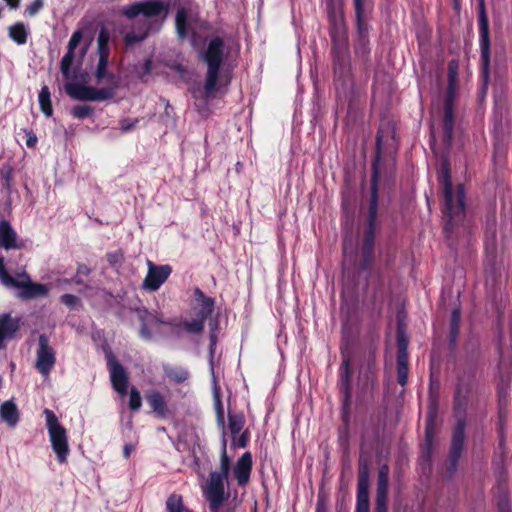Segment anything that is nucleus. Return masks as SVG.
<instances>
[{
  "label": "nucleus",
  "mask_w": 512,
  "mask_h": 512,
  "mask_svg": "<svg viewBox=\"0 0 512 512\" xmlns=\"http://www.w3.org/2000/svg\"><path fill=\"white\" fill-rule=\"evenodd\" d=\"M179 0H142L134 2L121 11L127 19L136 21L131 30L124 34L123 40L127 47H132L148 38L151 33L160 31L167 18L171 5Z\"/></svg>",
  "instance_id": "nucleus-1"
},
{
  "label": "nucleus",
  "mask_w": 512,
  "mask_h": 512,
  "mask_svg": "<svg viewBox=\"0 0 512 512\" xmlns=\"http://www.w3.org/2000/svg\"><path fill=\"white\" fill-rule=\"evenodd\" d=\"M477 374L464 370L457 371L453 396V409L459 415L452 432L451 444L448 452L446 474L452 478L458 470L459 459L465 446V414L470 403Z\"/></svg>",
  "instance_id": "nucleus-2"
},
{
  "label": "nucleus",
  "mask_w": 512,
  "mask_h": 512,
  "mask_svg": "<svg viewBox=\"0 0 512 512\" xmlns=\"http://www.w3.org/2000/svg\"><path fill=\"white\" fill-rule=\"evenodd\" d=\"M326 9L332 42L334 77L344 88L351 83L350 54L347 25L343 7L336 0H327Z\"/></svg>",
  "instance_id": "nucleus-3"
},
{
  "label": "nucleus",
  "mask_w": 512,
  "mask_h": 512,
  "mask_svg": "<svg viewBox=\"0 0 512 512\" xmlns=\"http://www.w3.org/2000/svg\"><path fill=\"white\" fill-rule=\"evenodd\" d=\"M382 131L376 134L375 157L372 162L371 174V194L367 214V227L362 240V260L360 267L362 270H369L374 261V244L376 236V227L378 219V183L380 178L379 165L382 153Z\"/></svg>",
  "instance_id": "nucleus-4"
},
{
  "label": "nucleus",
  "mask_w": 512,
  "mask_h": 512,
  "mask_svg": "<svg viewBox=\"0 0 512 512\" xmlns=\"http://www.w3.org/2000/svg\"><path fill=\"white\" fill-rule=\"evenodd\" d=\"M437 176L444 196V232L449 237L465 218V190L463 184H458L456 193H454L450 161L447 155L442 159Z\"/></svg>",
  "instance_id": "nucleus-5"
},
{
  "label": "nucleus",
  "mask_w": 512,
  "mask_h": 512,
  "mask_svg": "<svg viewBox=\"0 0 512 512\" xmlns=\"http://www.w3.org/2000/svg\"><path fill=\"white\" fill-rule=\"evenodd\" d=\"M224 40L219 37H213L201 54L202 60L207 64V73L204 84L206 98H210L216 89L219 78L220 68L224 61Z\"/></svg>",
  "instance_id": "nucleus-6"
},
{
  "label": "nucleus",
  "mask_w": 512,
  "mask_h": 512,
  "mask_svg": "<svg viewBox=\"0 0 512 512\" xmlns=\"http://www.w3.org/2000/svg\"><path fill=\"white\" fill-rule=\"evenodd\" d=\"M104 80H107L111 86L98 89L82 83L68 82L65 84L64 89L67 95L74 100L105 101L115 96V92L119 87V79L115 74L107 72Z\"/></svg>",
  "instance_id": "nucleus-7"
},
{
  "label": "nucleus",
  "mask_w": 512,
  "mask_h": 512,
  "mask_svg": "<svg viewBox=\"0 0 512 512\" xmlns=\"http://www.w3.org/2000/svg\"><path fill=\"white\" fill-rule=\"evenodd\" d=\"M0 282L6 287L20 288L18 296L24 300L45 296L48 293L45 285L31 282L29 275L25 272L19 273L17 279L12 277L6 270L2 255H0Z\"/></svg>",
  "instance_id": "nucleus-8"
},
{
  "label": "nucleus",
  "mask_w": 512,
  "mask_h": 512,
  "mask_svg": "<svg viewBox=\"0 0 512 512\" xmlns=\"http://www.w3.org/2000/svg\"><path fill=\"white\" fill-rule=\"evenodd\" d=\"M478 22L481 50V76L483 80V92L485 93L490 77V33L484 0H479Z\"/></svg>",
  "instance_id": "nucleus-9"
},
{
  "label": "nucleus",
  "mask_w": 512,
  "mask_h": 512,
  "mask_svg": "<svg viewBox=\"0 0 512 512\" xmlns=\"http://www.w3.org/2000/svg\"><path fill=\"white\" fill-rule=\"evenodd\" d=\"M44 414L46 416V426L52 449L56 453L57 460L60 463H65L69 454L66 429L59 423L57 416L52 410L45 409Z\"/></svg>",
  "instance_id": "nucleus-10"
},
{
  "label": "nucleus",
  "mask_w": 512,
  "mask_h": 512,
  "mask_svg": "<svg viewBox=\"0 0 512 512\" xmlns=\"http://www.w3.org/2000/svg\"><path fill=\"white\" fill-rule=\"evenodd\" d=\"M353 3L357 28V38L354 42V51L356 57L365 65H368L370 62L369 26L364 21V3L363 0H353Z\"/></svg>",
  "instance_id": "nucleus-11"
},
{
  "label": "nucleus",
  "mask_w": 512,
  "mask_h": 512,
  "mask_svg": "<svg viewBox=\"0 0 512 512\" xmlns=\"http://www.w3.org/2000/svg\"><path fill=\"white\" fill-rule=\"evenodd\" d=\"M397 344V381L401 386H405L408 381L409 356L408 345L409 337L403 324L399 323L396 329Z\"/></svg>",
  "instance_id": "nucleus-12"
},
{
  "label": "nucleus",
  "mask_w": 512,
  "mask_h": 512,
  "mask_svg": "<svg viewBox=\"0 0 512 512\" xmlns=\"http://www.w3.org/2000/svg\"><path fill=\"white\" fill-rule=\"evenodd\" d=\"M134 312L136 313L141 323L139 335L144 340L150 341L153 339V333L149 329V326L166 325L179 328L176 319L165 320L163 316L157 311H149L145 307H139L135 308Z\"/></svg>",
  "instance_id": "nucleus-13"
},
{
  "label": "nucleus",
  "mask_w": 512,
  "mask_h": 512,
  "mask_svg": "<svg viewBox=\"0 0 512 512\" xmlns=\"http://www.w3.org/2000/svg\"><path fill=\"white\" fill-rule=\"evenodd\" d=\"M449 88L444 102V115L442 120L443 142L449 150L454 138V111H453V71L452 63L449 65Z\"/></svg>",
  "instance_id": "nucleus-14"
},
{
  "label": "nucleus",
  "mask_w": 512,
  "mask_h": 512,
  "mask_svg": "<svg viewBox=\"0 0 512 512\" xmlns=\"http://www.w3.org/2000/svg\"><path fill=\"white\" fill-rule=\"evenodd\" d=\"M107 367L110 373V380L113 389L120 395L125 396L128 391L129 376L124 366L117 360L112 351L106 352Z\"/></svg>",
  "instance_id": "nucleus-15"
},
{
  "label": "nucleus",
  "mask_w": 512,
  "mask_h": 512,
  "mask_svg": "<svg viewBox=\"0 0 512 512\" xmlns=\"http://www.w3.org/2000/svg\"><path fill=\"white\" fill-rule=\"evenodd\" d=\"M55 360V351L49 345L48 337L45 334H40L38 338L36 368L42 375L46 376L54 366Z\"/></svg>",
  "instance_id": "nucleus-16"
},
{
  "label": "nucleus",
  "mask_w": 512,
  "mask_h": 512,
  "mask_svg": "<svg viewBox=\"0 0 512 512\" xmlns=\"http://www.w3.org/2000/svg\"><path fill=\"white\" fill-rule=\"evenodd\" d=\"M463 353V364L458 369L478 373L482 358L479 340L469 338L463 346Z\"/></svg>",
  "instance_id": "nucleus-17"
},
{
  "label": "nucleus",
  "mask_w": 512,
  "mask_h": 512,
  "mask_svg": "<svg viewBox=\"0 0 512 512\" xmlns=\"http://www.w3.org/2000/svg\"><path fill=\"white\" fill-rule=\"evenodd\" d=\"M148 272L143 281V288L148 291H156L168 279L172 272L169 265H155L152 261H148Z\"/></svg>",
  "instance_id": "nucleus-18"
},
{
  "label": "nucleus",
  "mask_w": 512,
  "mask_h": 512,
  "mask_svg": "<svg viewBox=\"0 0 512 512\" xmlns=\"http://www.w3.org/2000/svg\"><path fill=\"white\" fill-rule=\"evenodd\" d=\"M389 467L384 464L379 468L375 499V512H387Z\"/></svg>",
  "instance_id": "nucleus-19"
},
{
  "label": "nucleus",
  "mask_w": 512,
  "mask_h": 512,
  "mask_svg": "<svg viewBox=\"0 0 512 512\" xmlns=\"http://www.w3.org/2000/svg\"><path fill=\"white\" fill-rule=\"evenodd\" d=\"M227 479L228 475L222 474V472L212 471L210 473L207 488L204 493L207 501L229 498V492L225 491V481H227Z\"/></svg>",
  "instance_id": "nucleus-20"
},
{
  "label": "nucleus",
  "mask_w": 512,
  "mask_h": 512,
  "mask_svg": "<svg viewBox=\"0 0 512 512\" xmlns=\"http://www.w3.org/2000/svg\"><path fill=\"white\" fill-rule=\"evenodd\" d=\"M357 504H370L369 502V462L362 455L358 463Z\"/></svg>",
  "instance_id": "nucleus-21"
},
{
  "label": "nucleus",
  "mask_w": 512,
  "mask_h": 512,
  "mask_svg": "<svg viewBox=\"0 0 512 512\" xmlns=\"http://www.w3.org/2000/svg\"><path fill=\"white\" fill-rule=\"evenodd\" d=\"M0 247L5 250H21L25 247V242L18 238L10 222L5 219L0 221Z\"/></svg>",
  "instance_id": "nucleus-22"
},
{
  "label": "nucleus",
  "mask_w": 512,
  "mask_h": 512,
  "mask_svg": "<svg viewBox=\"0 0 512 512\" xmlns=\"http://www.w3.org/2000/svg\"><path fill=\"white\" fill-rule=\"evenodd\" d=\"M342 363L340 365L339 369V375H340V383H339V389L342 393L343 397H346V402L349 401V399L352 398V387H351V380H352V366H351V359L350 356L345 353L342 350Z\"/></svg>",
  "instance_id": "nucleus-23"
},
{
  "label": "nucleus",
  "mask_w": 512,
  "mask_h": 512,
  "mask_svg": "<svg viewBox=\"0 0 512 512\" xmlns=\"http://www.w3.org/2000/svg\"><path fill=\"white\" fill-rule=\"evenodd\" d=\"M252 470V455L250 452H245L236 462L234 467V476L238 485L244 486L250 479Z\"/></svg>",
  "instance_id": "nucleus-24"
},
{
  "label": "nucleus",
  "mask_w": 512,
  "mask_h": 512,
  "mask_svg": "<svg viewBox=\"0 0 512 512\" xmlns=\"http://www.w3.org/2000/svg\"><path fill=\"white\" fill-rule=\"evenodd\" d=\"M19 320L12 318L9 314L0 316V347L4 340L13 339L19 330Z\"/></svg>",
  "instance_id": "nucleus-25"
},
{
  "label": "nucleus",
  "mask_w": 512,
  "mask_h": 512,
  "mask_svg": "<svg viewBox=\"0 0 512 512\" xmlns=\"http://www.w3.org/2000/svg\"><path fill=\"white\" fill-rule=\"evenodd\" d=\"M146 399L153 412L161 418L167 415V405L163 395L157 391L152 390L146 395Z\"/></svg>",
  "instance_id": "nucleus-26"
},
{
  "label": "nucleus",
  "mask_w": 512,
  "mask_h": 512,
  "mask_svg": "<svg viewBox=\"0 0 512 512\" xmlns=\"http://www.w3.org/2000/svg\"><path fill=\"white\" fill-rule=\"evenodd\" d=\"M194 295L196 301L201 302V309L197 312V317L205 321L212 314L215 301L213 298L206 296L199 288L195 289Z\"/></svg>",
  "instance_id": "nucleus-27"
},
{
  "label": "nucleus",
  "mask_w": 512,
  "mask_h": 512,
  "mask_svg": "<svg viewBox=\"0 0 512 512\" xmlns=\"http://www.w3.org/2000/svg\"><path fill=\"white\" fill-rule=\"evenodd\" d=\"M361 369L365 370L366 385L370 384L373 388L377 381V365L374 349L368 352L365 363Z\"/></svg>",
  "instance_id": "nucleus-28"
},
{
  "label": "nucleus",
  "mask_w": 512,
  "mask_h": 512,
  "mask_svg": "<svg viewBox=\"0 0 512 512\" xmlns=\"http://www.w3.org/2000/svg\"><path fill=\"white\" fill-rule=\"evenodd\" d=\"M0 416L9 426L14 427L19 421V411L12 400L5 401L0 406Z\"/></svg>",
  "instance_id": "nucleus-29"
},
{
  "label": "nucleus",
  "mask_w": 512,
  "mask_h": 512,
  "mask_svg": "<svg viewBox=\"0 0 512 512\" xmlns=\"http://www.w3.org/2000/svg\"><path fill=\"white\" fill-rule=\"evenodd\" d=\"M165 376L176 384L184 383L189 378V372L182 367H173L169 364H163Z\"/></svg>",
  "instance_id": "nucleus-30"
},
{
  "label": "nucleus",
  "mask_w": 512,
  "mask_h": 512,
  "mask_svg": "<svg viewBox=\"0 0 512 512\" xmlns=\"http://www.w3.org/2000/svg\"><path fill=\"white\" fill-rule=\"evenodd\" d=\"M175 27L178 38L184 40L188 36V13L185 8L177 10Z\"/></svg>",
  "instance_id": "nucleus-31"
},
{
  "label": "nucleus",
  "mask_w": 512,
  "mask_h": 512,
  "mask_svg": "<svg viewBox=\"0 0 512 512\" xmlns=\"http://www.w3.org/2000/svg\"><path fill=\"white\" fill-rule=\"evenodd\" d=\"M9 37L19 45L27 42L28 31L24 23L17 22L8 28Z\"/></svg>",
  "instance_id": "nucleus-32"
},
{
  "label": "nucleus",
  "mask_w": 512,
  "mask_h": 512,
  "mask_svg": "<svg viewBox=\"0 0 512 512\" xmlns=\"http://www.w3.org/2000/svg\"><path fill=\"white\" fill-rule=\"evenodd\" d=\"M39 105L41 111L46 117H51L53 115V108L51 103V94L48 86H43L39 92L38 96Z\"/></svg>",
  "instance_id": "nucleus-33"
},
{
  "label": "nucleus",
  "mask_w": 512,
  "mask_h": 512,
  "mask_svg": "<svg viewBox=\"0 0 512 512\" xmlns=\"http://www.w3.org/2000/svg\"><path fill=\"white\" fill-rule=\"evenodd\" d=\"M245 418L242 413L228 412V428L233 438H235L243 429Z\"/></svg>",
  "instance_id": "nucleus-34"
},
{
  "label": "nucleus",
  "mask_w": 512,
  "mask_h": 512,
  "mask_svg": "<svg viewBox=\"0 0 512 512\" xmlns=\"http://www.w3.org/2000/svg\"><path fill=\"white\" fill-rule=\"evenodd\" d=\"M110 33L106 27L102 26L97 37V53L110 55L109 48Z\"/></svg>",
  "instance_id": "nucleus-35"
},
{
  "label": "nucleus",
  "mask_w": 512,
  "mask_h": 512,
  "mask_svg": "<svg viewBox=\"0 0 512 512\" xmlns=\"http://www.w3.org/2000/svg\"><path fill=\"white\" fill-rule=\"evenodd\" d=\"M98 64L95 71V77L97 80V83L100 84L104 81L105 76L107 75L108 71V63H109V55L107 54H98Z\"/></svg>",
  "instance_id": "nucleus-36"
},
{
  "label": "nucleus",
  "mask_w": 512,
  "mask_h": 512,
  "mask_svg": "<svg viewBox=\"0 0 512 512\" xmlns=\"http://www.w3.org/2000/svg\"><path fill=\"white\" fill-rule=\"evenodd\" d=\"M221 442H222V447H221V456H220V466L217 471L222 472V474L229 475L231 460H230V457L228 456L227 450H226L227 441H226L225 435H222Z\"/></svg>",
  "instance_id": "nucleus-37"
},
{
  "label": "nucleus",
  "mask_w": 512,
  "mask_h": 512,
  "mask_svg": "<svg viewBox=\"0 0 512 512\" xmlns=\"http://www.w3.org/2000/svg\"><path fill=\"white\" fill-rule=\"evenodd\" d=\"M432 448L433 444L423 443L421 447V455L419 458L420 465L423 469L431 470V462H432Z\"/></svg>",
  "instance_id": "nucleus-38"
},
{
  "label": "nucleus",
  "mask_w": 512,
  "mask_h": 512,
  "mask_svg": "<svg viewBox=\"0 0 512 512\" xmlns=\"http://www.w3.org/2000/svg\"><path fill=\"white\" fill-rule=\"evenodd\" d=\"M94 112H95L94 107L87 105V104L77 105V106L72 107V109H71V115L77 119H84V118L91 117L94 115Z\"/></svg>",
  "instance_id": "nucleus-39"
},
{
  "label": "nucleus",
  "mask_w": 512,
  "mask_h": 512,
  "mask_svg": "<svg viewBox=\"0 0 512 512\" xmlns=\"http://www.w3.org/2000/svg\"><path fill=\"white\" fill-rule=\"evenodd\" d=\"M75 57V52L67 49L66 54L62 57L60 62V70L65 78H70V68Z\"/></svg>",
  "instance_id": "nucleus-40"
},
{
  "label": "nucleus",
  "mask_w": 512,
  "mask_h": 512,
  "mask_svg": "<svg viewBox=\"0 0 512 512\" xmlns=\"http://www.w3.org/2000/svg\"><path fill=\"white\" fill-rule=\"evenodd\" d=\"M166 508L168 512H183L182 496L171 494L166 501Z\"/></svg>",
  "instance_id": "nucleus-41"
},
{
  "label": "nucleus",
  "mask_w": 512,
  "mask_h": 512,
  "mask_svg": "<svg viewBox=\"0 0 512 512\" xmlns=\"http://www.w3.org/2000/svg\"><path fill=\"white\" fill-rule=\"evenodd\" d=\"M205 321L197 317L192 321H184L183 327L188 333L200 334L203 332Z\"/></svg>",
  "instance_id": "nucleus-42"
},
{
  "label": "nucleus",
  "mask_w": 512,
  "mask_h": 512,
  "mask_svg": "<svg viewBox=\"0 0 512 512\" xmlns=\"http://www.w3.org/2000/svg\"><path fill=\"white\" fill-rule=\"evenodd\" d=\"M215 408H216V421H217V425L219 427H221L223 435L226 436L223 405H222L221 399H220L218 394L215 395Z\"/></svg>",
  "instance_id": "nucleus-43"
},
{
  "label": "nucleus",
  "mask_w": 512,
  "mask_h": 512,
  "mask_svg": "<svg viewBox=\"0 0 512 512\" xmlns=\"http://www.w3.org/2000/svg\"><path fill=\"white\" fill-rule=\"evenodd\" d=\"M226 500L227 499H216L208 501L210 512H236L235 507L229 505L224 506Z\"/></svg>",
  "instance_id": "nucleus-44"
},
{
  "label": "nucleus",
  "mask_w": 512,
  "mask_h": 512,
  "mask_svg": "<svg viewBox=\"0 0 512 512\" xmlns=\"http://www.w3.org/2000/svg\"><path fill=\"white\" fill-rule=\"evenodd\" d=\"M142 405V399L140 392L136 387H132L130 389V395H129V408L131 411H138L141 408Z\"/></svg>",
  "instance_id": "nucleus-45"
},
{
  "label": "nucleus",
  "mask_w": 512,
  "mask_h": 512,
  "mask_svg": "<svg viewBox=\"0 0 512 512\" xmlns=\"http://www.w3.org/2000/svg\"><path fill=\"white\" fill-rule=\"evenodd\" d=\"M0 177L2 181V187L7 191H10L12 186V168L9 165L3 166L0 169Z\"/></svg>",
  "instance_id": "nucleus-46"
},
{
  "label": "nucleus",
  "mask_w": 512,
  "mask_h": 512,
  "mask_svg": "<svg viewBox=\"0 0 512 512\" xmlns=\"http://www.w3.org/2000/svg\"><path fill=\"white\" fill-rule=\"evenodd\" d=\"M434 440V421L432 417H429V419L426 422L425 426V440L424 443L433 444Z\"/></svg>",
  "instance_id": "nucleus-47"
},
{
  "label": "nucleus",
  "mask_w": 512,
  "mask_h": 512,
  "mask_svg": "<svg viewBox=\"0 0 512 512\" xmlns=\"http://www.w3.org/2000/svg\"><path fill=\"white\" fill-rule=\"evenodd\" d=\"M82 37H83V32L81 30H76L72 34V36L68 42L67 49L70 51H75L76 47L79 45L80 41L82 40Z\"/></svg>",
  "instance_id": "nucleus-48"
},
{
  "label": "nucleus",
  "mask_w": 512,
  "mask_h": 512,
  "mask_svg": "<svg viewBox=\"0 0 512 512\" xmlns=\"http://www.w3.org/2000/svg\"><path fill=\"white\" fill-rule=\"evenodd\" d=\"M459 330H460V327H451L450 326L449 336H448L450 351H454L456 349L457 339L459 336Z\"/></svg>",
  "instance_id": "nucleus-49"
},
{
  "label": "nucleus",
  "mask_w": 512,
  "mask_h": 512,
  "mask_svg": "<svg viewBox=\"0 0 512 512\" xmlns=\"http://www.w3.org/2000/svg\"><path fill=\"white\" fill-rule=\"evenodd\" d=\"M108 262L112 266H120L124 260V254L121 251H116L114 253H109L107 255Z\"/></svg>",
  "instance_id": "nucleus-50"
},
{
  "label": "nucleus",
  "mask_w": 512,
  "mask_h": 512,
  "mask_svg": "<svg viewBox=\"0 0 512 512\" xmlns=\"http://www.w3.org/2000/svg\"><path fill=\"white\" fill-rule=\"evenodd\" d=\"M138 123V119H130V118H124L120 120V129L122 132H128L131 131L136 124Z\"/></svg>",
  "instance_id": "nucleus-51"
},
{
  "label": "nucleus",
  "mask_w": 512,
  "mask_h": 512,
  "mask_svg": "<svg viewBox=\"0 0 512 512\" xmlns=\"http://www.w3.org/2000/svg\"><path fill=\"white\" fill-rule=\"evenodd\" d=\"M60 299L61 303L65 304L68 307H74L76 304L80 302V299L73 294H63Z\"/></svg>",
  "instance_id": "nucleus-52"
},
{
  "label": "nucleus",
  "mask_w": 512,
  "mask_h": 512,
  "mask_svg": "<svg viewBox=\"0 0 512 512\" xmlns=\"http://www.w3.org/2000/svg\"><path fill=\"white\" fill-rule=\"evenodd\" d=\"M44 5L43 0H34L27 8L26 12L28 15L33 16L38 13Z\"/></svg>",
  "instance_id": "nucleus-53"
},
{
  "label": "nucleus",
  "mask_w": 512,
  "mask_h": 512,
  "mask_svg": "<svg viewBox=\"0 0 512 512\" xmlns=\"http://www.w3.org/2000/svg\"><path fill=\"white\" fill-rule=\"evenodd\" d=\"M350 406H351V399H349V401L346 402V397H343V399H342V420L346 426L348 425V422H349Z\"/></svg>",
  "instance_id": "nucleus-54"
},
{
  "label": "nucleus",
  "mask_w": 512,
  "mask_h": 512,
  "mask_svg": "<svg viewBox=\"0 0 512 512\" xmlns=\"http://www.w3.org/2000/svg\"><path fill=\"white\" fill-rule=\"evenodd\" d=\"M218 326H219V321L217 318H214V319H211V321L209 322V327H210V342H211V345H215L216 343V340H217V337H216V331L218 329Z\"/></svg>",
  "instance_id": "nucleus-55"
},
{
  "label": "nucleus",
  "mask_w": 512,
  "mask_h": 512,
  "mask_svg": "<svg viewBox=\"0 0 512 512\" xmlns=\"http://www.w3.org/2000/svg\"><path fill=\"white\" fill-rule=\"evenodd\" d=\"M248 444V431H244L238 438L233 439V445L239 448H245Z\"/></svg>",
  "instance_id": "nucleus-56"
},
{
  "label": "nucleus",
  "mask_w": 512,
  "mask_h": 512,
  "mask_svg": "<svg viewBox=\"0 0 512 512\" xmlns=\"http://www.w3.org/2000/svg\"><path fill=\"white\" fill-rule=\"evenodd\" d=\"M461 322V310L460 308H454L451 313L450 326L460 327Z\"/></svg>",
  "instance_id": "nucleus-57"
},
{
  "label": "nucleus",
  "mask_w": 512,
  "mask_h": 512,
  "mask_svg": "<svg viewBox=\"0 0 512 512\" xmlns=\"http://www.w3.org/2000/svg\"><path fill=\"white\" fill-rule=\"evenodd\" d=\"M440 388V382L437 376L434 375L433 371L430 373V385L429 390L430 393H438Z\"/></svg>",
  "instance_id": "nucleus-58"
},
{
  "label": "nucleus",
  "mask_w": 512,
  "mask_h": 512,
  "mask_svg": "<svg viewBox=\"0 0 512 512\" xmlns=\"http://www.w3.org/2000/svg\"><path fill=\"white\" fill-rule=\"evenodd\" d=\"M152 69V60L146 59L143 66H142V73L140 74L141 81L145 82V76L149 75Z\"/></svg>",
  "instance_id": "nucleus-59"
},
{
  "label": "nucleus",
  "mask_w": 512,
  "mask_h": 512,
  "mask_svg": "<svg viewBox=\"0 0 512 512\" xmlns=\"http://www.w3.org/2000/svg\"><path fill=\"white\" fill-rule=\"evenodd\" d=\"M26 136H27L26 145L29 148L34 147L37 143V136L35 135V133H33L31 130L26 131Z\"/></svg>",
  "instance_id": "nucleus-60"
},
{
  "label": "nucleus",
  "mask_w": 512,
  "mask_h": 512,
  "mask_svg": "<svg viewBox=\"0 0 512 512\" xmlns=\"http://www.w3.org/2000/svg\"><path fill=\"white\" fill-rule=\"evenodd\" d=\"M91 270L88 266L85 264H79L77 268V276H88L90 274Z\"/></svg>",
  "instance_id": "nucleus-61"
},
{
  "label": "nucleus",
  "mask_w": 512,
  "mask_h": 512,
  "mask_svg": "<svg viewBox=\"0 0 512 512\" xmlns=\"http://www.w3.org/2000/svg\"><path fill=\"white\" fill-rule=\"evenodd\" d=\"M177 324L179 325L178 326L179 328H176L175 326H170V327L172 329V334H174L177 337H180L181 334H182V328H184L183 327V322H180V321L177 320Z\"/></svg>",
  "instance_id": "nucleus-62"
},
{
  "label": "nucleus",
  "mask_w": 512,
  "mask_h": 512,
  "mask_svg": "<svg viewBox=\"0 0 512 512\" xmlns=\"http://www.w3.org/2000/svg\"><path fill=\"white\" fill-rule=\"evenodd\" d=\"M356 512H370V504H356Z\"/></svg>",
  "instance_id": "nucleus-63"
},
{
  "label": "nucleus",
  "mask_w": 512,
  "mask_h": 512,
  "mask_svg": "<svg viewBox=\"0 0 512 512\" xmlns=\"http://www.w3.org/2000/svg\"><path fill=\"white\" fill-rule=\"evenodd\" d=\"M134 446L131 444H126L123 448V455L125 458H129Z\"/></svg>",
  "instance_id": "nucleus-64"
}]
</instances>
